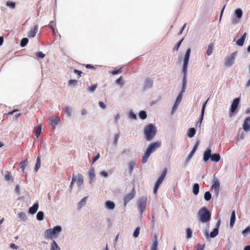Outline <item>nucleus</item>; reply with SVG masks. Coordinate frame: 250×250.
I'll return each instance as SVG.
<instances>
[{
  "label": "nucleus",
  "mask_w": 250,
  "mask_h": 250,
  "mask_svg": "<svg viewBox=\"0 0 250 250\" xmlns=\"http://www.w3.org/2000/svg\"><path fill=\"white\" fill-rule=\"evenodd\" d=\"M190 48H188L186 52L184 59V63L183 66V72L184 74L183 80V84H182V92H185L186 83H187V80H186V75L187 73V68L188 66L189 59L190 54Z\"/></svg>",
  "instance_id": "nucleus-1"
},
{
  "label": "nucleus",
  "mask_w": 250,
  "mask_h": 250,
  "mask_svg": "<svg viewBox=\"0 0 250 250\" xmlns=\"http://www.w3.org/2000/svg\"><path fill=\"white\" fill-rule=\"evenodd\" d=\"M62 231V228L59 226L55 227L53 229H46L44 232L46 239H53L58 237L59 234Z\"/></svg>",
  "instance_id": "nucleus-2"
},
{
  "label": "nucleus",
  "mask_w": 250,
  "mask_h": 250,
  "mask_svg": "<svg viewBox=\"0 0 250 250\" xmlns=\"http://www.w3.org/2000/svg\"><path fill=\"white\" fill-rule=\"evenodd\" d=\"M156 129L152 124L146 125L144 129V134L146 140L149 141L152 140L156 134Z\"/></svg>",
  "instance_id": "nucleus-3"
},
{
  "label": "nucleus",
  "mask_w": 250,
  "mask_h": 250,
  "mask_svg": "<svg viewBox=\"0 0 250 250\" xmlns=\"http://www.w3.org/2000/svg\"><path fill=\"white\" fill-rule=\"evenodd\" d=\"M211 150L210 147H208L204 153L203 160L205 162H207L209 158L211 161L213 162H218L220 160V156L218 153H215L212 155L211 154Z\"/></svg>",
  "instance_id": "nucleus-4"
},
{
  "label": "nucleus",
  "mask_w": 250,
  "mask_h": 250,
  "mask_svg": "<svg viewBox=\"0 0 250 250\" xmlns=\"http://www.w3.org/2000/svg\"><path fill=\"white\" fill-rule=\"evenodd\" d=\"M198 216L202 223H206L210 220L211 213L206 207H203L199 210Z\"/></svg>",
  "instance_id": "nucleus-5"
},
{
  "label": "nucleus",
  "mask_w": 250,
  "mask_h": 250,
  "mask_svg": "<svg viewBox=\"0 0 250 250\" xmlns=\"http://www.w3.org/2000/svg\"><path fill=\"white\" fill-rule=\"evenodd\" d=\"M167 172V167L165 168L164 169L163 171V172L162 173L161 176L159 177V178L158 179L157 181H156L154 187V190L153 192L155 194L157 193V190L161 185V184L162 183L163 181H164Z\"/></svg>",
  "instance_id": "nucleus-6"
},
{
  "label": "nucleus",
  "mask_w": 250,
  "mask_h": 250,
  "mask_svg": "<svg viewBox=\"0 0 250 250\" xmlns=\"http://www.w3.org/2000/svg\"><path fill=\"white\" fill-rule=\"evenodd\" d=\"M146 198L143 197L138 201V208L140 213L142 214L146 207Z\"/></svg>",
  "instance_id": "nucleus-7"
},
{
  "label": "nucleus",
  "mask_w": 250,
  "mask_h": 250,
  "mask_svg": "<svg viewBox=\"0 0 250 250\" xmlns=\"http://www.w3.org/2000/svg\"><path fill=\"white\" fill-rule=\"evenodd\" d=\"M161 145V142L159 141H157L156 142L153 143L151 144L149 146L147 147L146 151L148 152L150 154L152 153L155 150L160 147Z\"/></svg>",
  "instance_id": "nucleus-8"
},
{
  "label": "nucleus",
  "mask_w": 250,
  "mask_h": 250,
  "mask_svg": "<svg viewBox=\"0 0 250 250\" xmlns=\"http://www.w3.org/2000/svg\"><path fill=\"white\" fill-rule=\"evenodd\" d=\"M236 55V53L233 52L231 53L229 57L226 58L225 62V64L226 66L229 67L233 64Z\"/></svg>",
  "instance_id": "nucleus-9"
},
{
  "label": "nucleus",
  "mask_w": 250,
  "mask_h": 250,
  "mask_svg": "<svg viewBox=\"0 0 250 250\" xmlns=\"http://www.w3.org/2000/svg\"><path fill=\"white\" fill-rule=\"evenodd\" d=\"M240 102V98H237L233 100V102L231 105L230 107V116H231L232 115V114L234 113L239 105Z\"/></svg>",
  "instance_id": "nucleus-10"
},
{
  "label": "nucleus",
  "mask_w": 250,
  "mask_h": 250,
  "mask_svg": "<svg viewBox=\"0 0 250 250\" xmlns=\"http://www.w3.org/2000/svg\"><path fill=\"white\" fill-rule=\"evenodd\" d=\"M135 191L133 188L131 192L126 194L124 198V206H126V204L132 200L135 196Z\"/></svg>",
  "instance_id": "nucleus-11"
},
{
  "label": "nucleus",
  "mask_w": 250,
  "mask_h": 250,
  "mask_svg": "<svg viewBox=\"0 0 250 250\" xmlns=\"http://www.w3.org/2000/svg\"><path fill=\"white\" fill-rule=\"evenodd\" d=\"M219 227V222L218 223L217 225V227L213 229V231H212L209 234H208V232L206 231L205 232V236L207 238H208L209 236L211 238H214L216 237L219 232L218 228Z\"/></svg>",
  "instance_id": "nucleus-12"
},
{
  "label": "nucleus",
  "mask_w": 250,
  "mask_h": 250,
  "mask_svg": "<svg viewBox=\"0 0 250 250\" xmlns=\"http://www.w3.org/2000/svg\"><path fill=\"white\" fill-rule=\"evenodd\" d=\"M243 128L246 132L250 130V117L245 119L243 125Z\"/></svg>",
  "instance_id": "nucleus-13"
},
{
  "label": "nucleus",
  "mask_w": 250,
  "mask_h": 250,
  "mask_svg": "<svg viewBox=\"0 0 250 250\" xmlns=\"http://www.w3.org/2000/svg\"><path fill=\"white\" fill-rule=\"evenodd\" d=\"M212 188L214 189L215 194L218 195L220 189V183L218 180H214L212 185Z\"/></svg>",
  "instance_id": "nucleus-14"
},
{
  "label": "nucleus",
  "mask_w": 250,
  "mask_h": 250,
  "mask_svg": "<svg viewBox=\"0 0 250 250\" xmlns=\"http://www.w3.org/2000/svg\"><path fill=\"white\" fill-rule=\"evenodd\" d=\"M38 31V25H36L34 28L31 29L28 33L27 36L29 38H33L35 37L37 32Z\"/></svg>",
  "instance_id": "nucleus-15"
},
{
  "label": "nucleus",
  "mask_w": 250,
  "mask_h": 250,
  "mask_svg": "<svg viewBox=\"0 0 250 250\" xmlns=\"http://www.w3.org/2000/svg\"><path fill=\"white\" fill-rule=\"evenodd\" d=\"M95 170L93 167L89 169L88 172V177L89 179V183L90 184H92L93 182V180L95 178Z\"/></svg>",
  "instance_id": "nucleus-16"
},
{
  "label": "nucleus",
  "mask_w": 250,
  "mask_h": 250,
  "mask_svg": "<svg viewBox=\"0 0 250 250\" xmlns=\"http://www.w3.org/2000/svg\"><path fill=\"white\" fill-rule=\"evenodd\" d=\"M199 144V141H198L196 143L195 145H194L192 150L191 151V152L189 154V155L187 158V161H189L193 157L194 153L195 152V151H196V150L198 147Z\"/></svg>",
  "instance_id": "nucleus-17"
},
{
  "label": "nucleus",
  "mask_w": 250,
  "mask_h": 250,
  "mask_svg": "<svg viewBox=\"0 0 250 250\" xmlns=\"http://www.w3.org/2000/svg\"><path fill=\"white\" fill-rule=\"evenodd\" d=\"M76 178V181L77 182L78 186L79 187H81L83 184V178L82 175L81 174L79 173L78 174L77 178Z\"/></svg>",
  "instance_id": "nucleus-18"
},
{
  "label": "nucleus",
  "mask_w": 250,
  "mask_h": 250,
  "mask_svg": "<svg viewBox=\"0 0 250 250\" xmlns=\"http://www.w3.org/2000/svg\"><path fill=\"white\" fill-rule=\"evenodd\" d=\"M39 208V205L38 203H35L32 207L29 208V213L32 214L35 213Z\"/></svg>",
  "instance_id": "nucleus-19"
},
{
  "label": "nucleus",
  "mask_w": 250,
  "mask_h": 250,
  "mask_svg": "<svg viewBox=\"0 0 250 250\" xmlns=\"http://www.w3.org/2000/svg\"><path fill=\"white\" fill-rule=\"evenodd\" d=\"M235 221V210H233L231 212V217L229 223V226L231 228H232Z\"/></svg>",
  "instance_id": "nucleus-20"
},
{
  "label": "nucleus",
  "mask_w": 250,
  "mask_h": 250,
  "mask_svg": "<svg viewBox=\"0 0 250 250\" xmlns=\"http://www.w3.org/2000/svg\"><path fill=\"white\" fill-rule=\"evenodd\" d=\"M207 102V101L203 104V105L202 106V111H201V117H200V121L197 123V124H199V126H201V124L202 123V121L203 120V117H204V112H205V106H206Z\"/></svg>",
  "instance_id": "nucleus-21"
},
{
  "label": "nucleus",
  "mask_w": 250,
  "mask_h": 250,
  "mask_svg": "<svg viewBox=\"0 0 250 250\" xmlns=\"http://www.w3.org/2000/svg\"><path fill=\"white\" fill-rule=\"evenodd\" d=\"M136 163L133 161H130L128 164V167L129 169V173L131 174L134 167H135Z\"/></svg>",
  "instance_id": "nucleus-22"
},
{
  "label": "nucleus",
  "mask_w": 250,
  "mask_h": 250,
  "mask_svg": "<svg viewBox=\"0 0 250 250\" xmlns=\"http://www.w3.org/2000/svg\"><path fill=\"white\" fill-rule=\"evenodd\" d=\"M214 43H210L208 45V49H207V50L206 52V53L208 56H210L212 54V51L214 48Z\"/></svg>",
  "instance_id": "nucleus-23"
},
{
  "label": "nucleus",
  "mask_w": 250,
  "mask_h": 250,
  "mask_svg": "<svg viewBox=\"0 0 250 250\" xmlns=\"http://www.w3.org/2000/svg\"><path fill=\"white\" fill-rule=\"evenodd\" d=\"M105 207L109 209H113L115 208V204L113 202L107 201L105 204Z\"/></svg>",
  "instance_id": "nucleus-24"
},
{
  "label": "nucleus",
  "mask_w": 250,
  "mask_h": 250,
  "mask_svg": "<svg viewBox=\"0 0 250 250\" xmlns=\"http://www.w3.org/2000/svg\"><path fill=\"white\" fill-rule=\"evenodd\" d=\"M59 121V120L57 117H55V116L52 117L50 120L51 125L54 127H55L56 126V125H57L58 124Z\"/></svg>",
  "instance_id": "nucleus-25"
},
{
  "label": "nucleus",
  "mask_w": 250,
  "mask_h": 250,
  "mask_svg": "<svg viewBox=\"0 0 250 250\" xmlns=\"http://www.w3.org/2000/svg\"><path fill=\"white\" fill-rule=\"evenodd\" d=\"M199 191V185L198 184H194L193 187V193L194 195H196L198 194Z\"/></svg>",
  "instance_id": "nucleus-26"
},
{
  "label": "nucleus",
  "mask_w": 250,
  "mask_h": 250,
  "mask_svg": "<svg viewBox=\"0 0 250 250\" xmlns=\"http://www.w3.org/2000/svg\"><path fill=\"white\" fill-rule=\"evenodd\" d=\"M150 154H150L148 152H147L146 150V152L145 153L144 155H143V158L142 160V163L143 164H145L147 162L148 158H149Z\"/></svg>",
  "instance_id": "nucleus-27"
},
{
  "label": "nucleus",
  "mask_w": 250,
  "mask_h": 250,
  "mask_svg": "<svg viewBox=\"0 0 250 250\" xmlns=\"http://www.w3.org/2000/svg\"><path fill=\"white\" fill-rule=\"evenodd\" d=\"M195 132H196V130L194 128H190L188 130V136L189 138H192L194 136Z\"/></svg>",
  "instance_id": "nucleus-28"
},
{
  "label": "nucleus",
  "mask_w": 250,
  "mask_h": 250,
  "mask_svg": "<svg viewBox=\"0 0 250 250\" xmlns=\"http://www.w3.org/2000/svg\"><path fill=\"white\" fill-rule=\"evenodd\" d=\"M51 250H60V248L55 241H53L51 245Z\"/></svg>",
  "instance_id": "nucleus-29"
},
{
  "label": "nucleus",
  "mask_w": 250,
  "mask_h": 250,
  "mask_svg": "<svg viewBox=\"0 0 250 250\" xmlns=\"http://www.w3.org/2000/svg\"><path fill=\"white\" fill-rule=\"evenodd\" d=\"M41 167V160L39 156L38 157L35 167V171L37 172Z\"/></svg>",
  "instance_id": "nucleus-30"
},
{
  "label": "nucleus",
  "mask_w": 250,
  "mask_h": 250,
  "mask_svg": "<svg viewBox=\"0 0 250 250\" xmlns=\"http://www.w3.org/2000/svg\"><path fill=\"white\" fill-rule=\"evenodd\" d=\"M18 217L21 220L24 221L26 219V215L24 212H20L18 214Z\"/></svg>",
  "instance_id": "nucleus-31"
},
{
  "label": "nucleus",
  "mask_w": 250,
  "mask_h": 250,
  "mask_svg": "<svg viewBox=\"0 0 250 250\" xmlns=\"http://www.w3.org/2000/svg\"><path fill=\"white\" fill-rule=\"evenodd\" d=\"M184 92H182V91H181V92L179 94L178 96L177 97L176 102H175L176 104H180V103L181 102V101L182 100V97H183V93Z\"/></svg>",
  "instance_id": "nucleus-32"
},
{
  "label": "nucleus",
  "mask_w": 250,
  "mask_h": 250,
  "mask_svg": "<svg viewBox=\"0 0 250 250\" xmlns=\"http://www.w3.org/2000/svg\"><path fill=\"white\" fill-rule=\"evenodd\" d=\"M139 117L142 120L146 119L147 117L146 113L145 111H141L139 112Z\"/></svg>",
  "instance_id": "nucleus-33"
},
{
  "label": "nucleus",
  "mask_w": 250,
  "mask_h": 250,
  "mask_svg": "<svg viewBox=\"0 0 250 250\" xmlns=\"http://www.w3.org/2000/svg\"><path fill=\"white\" fill-rule=\"evenodd\" d=\"M4 179L6 181H12L13 178L11 172H7L6 174H5L4 175Z\"/></svg>",
  "instance_id": "nucleus-34"
},
{
  "label": "nucleus",
  "mask_w": 250,
  "mask_h": 250,
  "mask_svg": "<svg viewBox=\"0 0 250 250\" xmlns=\"http://www.w3.org/2000/svg\"><path fill=\"white\" fill-rule=\"evenodd\" d=\"M44 213L42 211H39L37 214V218L39 221H42L43 219Z\"/></svg>",
  "instance_id": "nucleus-35"
},
{
  "label": "nucleus",
  "mask_w": 250,
  "mask_h": 250,
  "mask_svg": "<svg viewBox=\"0 0 250 250\" xmlns=\"http://www.w3.org/2000/svg\"><path fill=\"white\" fill-rule=\"evenodd\" d=\"M184 40V38L182 39L173 47V51H177L179 49V48L180 47L182 42Z\"/></svg>",
  "instance_id": "nucleus-36"
},
{
  "label": "nucleus",
  "mask_w": 250,
  "mask_h": 250,
  "mask_svg": "<svg viewBox=\"0 0 250 250\" xmlns=\"http://www.w3.org/2000/svg\"><path fill=\"white\" fill-rule=\"evenodd\" d=\"M211 198V194L209 191H207L205 193L204 198L206 201H209Z\"/></svg>",
  "instance_id": "nucleus-37"
},
{
  "label": "nucleus",
  "mask_w": 250,
  "mask_h": 250,
  "mask_svg": "<svg viewBox=\"0 0 250 250\" xmlns=\"http://www.w3.org/2000/svg\"><path fill=\"white\" fill-rule=\"evenodd\" d=\"M235 14L238 18H240L242 16V11L241 9H237L235 10Z\"/></svg>",
  "instance_id": "nucleus-38"
},
{
  "label": "nucleus",
  "mask_w": 250,
  "mask_h": 250,
  "mask_svg": "<svg viewBox=\"0 0 250 250\" xmlns=\"http://www.w3.org/2000/svg\"><path fill=\"white\" fill-rule=\"evenodd\" d=\"M122 68H123V67H120V68H119L117 70H113V71L110 72V73L112 74V75H114L118 74L121 73L122 72V71H123Z\"/></svg>",
  "instance_id": "nucleus-39"
},
{
  "label": "nucleus",
  "mask_w": 250,
  "mask_h": 250,
  "mask_svg": "<svg viewBox=\"0 0 250 250\" xmlns=\"http://www.w3.org/2000/svg\"><path fill=\"white\" fill-rule=\"evenodd\" d=\"M41 129H42V125H39L38 128L36 129L35 131V136L37 138H38L40 136L41 133Z\"/></svg>",
  "instance_id": "nucleus-40"
},
{
  "label": "nucleus",
  "mask_w": 250,
  "mask_h": 250,
  "mask_svg": "<svg viewBox=\"0 0 250 250\" xmlns=\"http://www.w3.org/2000/svg\"><path fill=\"white\" fill-rule=\"evenodd\" d=\"M97 87V84H95L90 86H89L87 88V90L91 92H93L96 90Z\"/></svg>",
  "instance_id": "nucleus-41"
},
{
  "label": "nucleus",
  "mask_w": 250,
  "mask_h": 250,
  "mask_svg": "<svg viewBox=\"0 0 250 250\" xmlns=\"http://www.w3.org/2000/svg\"><path fill=\"white\" fill-rule=\"evenodd\" d=\"M186 232H187V238L188 239H189L192 236V230L190 228H188L186 229Z\"/></svg>",
  "instance_id": "nucleus-42"
},
{
  "label": "nucleus",
  "mask_w": 250,
  "mask_h": 250,
  "mask_svg": "<svg viewBox=\"0 0 250 250\" xmlns=\"http://www.w3.org/2000/svg\"><path fill=\"white\" fill-rule=\"evenodd\" d=\"M28 42V39L27 38H24L22 39L21 42V45L22 47H24L27 44Z\"/></svg>",
  "instance_id": "nucleus-43"
},
{
  "label": "nucleus",
  "mask_w": 250,
  "mask_h": 250,
  "mask_svg": "<svg viewBox=\"0 0 250 250\" xmlns=\"http://www.w3.org/2000/svg\"><path fill=\"white\" fill-rule=\"evenodd\" d=\"M250 233V227L248 226L246 229H245L244 230L242 231V234L244 236H246Z\"/></svg>",
  "instance_id": "nucleus-44"
},
{
  "label": "nucleus",
  "mask_w": 250,
  "mask_h": 250,
  "mask_svg": "<svg viewBox=\"0 0 250 250\" xmlns=\"http://www.w3.org/2000/svg\"><path fill=\"white\" fill-rule=\"evenodd\" d=\"M140 230V228L139 227H138L135 230L134 233H133V236L134 237H137L139 236V233Z\"/></svg>",
  "instance_id": "nucleus-45"
},
{
  "label": "nucleus",
  "mask_w": 250,
  "mask_h": 250,
  "mask_svg": "<svg viewBox=\"0 0 250 250\" xmlns=\"http://www.w3.org/2000/svg\"><path fill=\"white\" fill-rule=\"evenodd\" d=\"M245 40L243 38L239 39L236 42V44L239 46H243Z\"/></svg>",
  "instance_id": "nucleus-46"
},
{
  "label": "nucleus",
  "mask_w": 250,
  "mask_h": 250,
  "mask_svg": "<svg viewBox=\"0 0 250 250\" xmlns=\"http://www.w3.org/2000/svg\"><path fill=\"white\" fill-rule=\"evenodd\" d=\"M116 83L117 84H121V85H123L124 84V81H123L122 76H121L119 78H118V79L116 81Z\"/></svg>",
  "instance_id": "nucleus-47"
},
{
  "label": "nucleus",
  "mask_w": 250,
  "mask_h": 250,
  "mask_svg": "<svg viewBox=\"0 0 250 250\" xmlns=\"http://www.w3.org/2000/svg\"><path fill=\"white\" fill-rule=\"evenodd\" d=\"M27 160L22 161L20 162V165L21 166V167L22 168V170H24V168L27 165Z\"/></svg>",
  "instance_id": "nucleus-48"
},
{
  "label": "nucleus",
  "mask_w": 250,
  "mask_h": 250,
  "mask_svg": "<svg viewBox=\"0 0 250 250\" xmlns=\"http://www.w3.org/2000/svg\"><path fill=\"white\" fill-rule=\"evenodd\" d=\"M6 5L12 8H14L15 7V3L11 1H7Z\"/></svg>",
  "instance_id": "nucleus-49"
},
{
  "label": "nucleus",
  "mask_w": 250,
  "mask_h": 250,
  "mask_svg": "<svg viewBox=\"0 0 250 250\" xmlns=\"http://www.w3.org/2000/svg\"><path fill=\"white\" fill-rule=\"evenodd\" d=\"M78 83V81L75 80H70L68 82V84L70 85H75Z\"/></svg>",
  "instance_id": "nucleus-50"
},
{
  "label": "nucleus",
  "mask_w": 250,
  "mask_h": 250,
  "mask_svg": "<svg viewBox=\"0 0 250 250\" xmlns=\"http://www.w3.org/2000/svg\"><path fill=\"white\" fill-rule=\"evenodd\" d=\"M36 56L38 58H43L45 57V54L42 52H38L36 53Z\"/></svg>",
  "instance_id": "nucleus-51"
},
{
  "label": "nucleus",
  "mask_w": 250,
  "mask_h": 250,
  "mask_svg": "<svg viewBox=\"0 0 250 250\" xmlns=\"http://www.w3.org/2000/svg\"><path fill=\"white\" fill-rule=\"evenodd\" d=\"M65 112L68 116H70L71 112V108L68 106L66 107H65Z\"/></svg>",
  "instance_id": "nucleus-52"
},
{
  "label": "nucleus",
  "mask_w": 250,
  "mask_h": 250,
  "mask_svg": "<svg viewBox=\"0 0 250 250\" xmlns=\"http://www.w3.org/2000/svg\"><path fill=\"white\" fill-rule=\"evenodd\" d=\"M87 197H84L79 203L80 206H83L85 205Z\"/></svg>",
  "instance_id": "nucleus-53"
},
{
  "label": "nucleus",
  "mask_w": 250,
  "mask_h": 250,
  "mask_svg": "<svg viewBox=\"0 0 250 250\" xmlns=\"http://www.w3.org/2000/svg\"><path fill=\"white\" fill-rule=\"evenodd\" d=\"M157 247V241L156 240L154 241L152 246V250H156V248Z\"/></svg>",
  "instance_id": "nucleus-54"
},
{
  "label": "nucleus",
  "mask_w": 250,
  "mask_h": 250,
  "mask_svg": "<svg viewBox=\"0 0 250 250\" xmlns=\"http://www.w3.org/2000/svg\"><path fill=\"white\" fill-rule=\"evenodd\" d=\"M119 134H117L115 137H114V144L115 145H116L118 142V140L119 137Z\"/></svg>",
  "instance_id": "nucleus-55"
},
{
  "label": "nucleus",
  "mask_w": 250,
  "mask_h": 250,
  "mask_svg": "<svg viewBox=\"0 0 250 250\" xmlns=\"http://www.w3.org/2000/svg\"><path fill=\"white\" fill-rule=\"evenodd\" d=\"M129 116L132 119H137V116H136V115L133 112H130L129 113Z\"/></svg>",
  "instance_id": "nucleus-56"
},
{
  "label": "nucleus",
  "mask_w": 250,
  "mask_h": 250,
  "mask_svg": "<svg viewBox=\"0 0 250 250\" xmlns=\"http://www.w3.org/2000/svg\"><path fill=\"white\" fill-rule=\"evenodd\" d=\"M205 244L198 245V248L196 250H204L205 248Z\"/></svg>",
  "instance_id": "nucleus-57"
},
{
  "label": "nucleus",
  "mask_w": 250,
  "mask_h": 250,
  "mask_svg": "<svg viewBox=\"0 0 250 250\" xmlns=\"http://www.w3.org/2000/svg\"><path fill=\"white\" fill-rule=\"evenodd\" d=\"M100 175L104 177H107L108 176V173L104 171H102L100 172Z\"/></svg>",
  "instance_id": "nucleus-58"
},
{
  "label": "nucleus",
  "mask_w": 250,
  "mask_h": 250,
  "mask_svg": "<svg viewBox=\"0 0 250 250\" xmlns=\"http://www.w3.org/2000/svg\"><path fill=\"white\" fill-rule=\"evenodd\" d=\"M100 158V154L98 153L93 159V163H95Z\"/></svg>",
  "instance_id": "nucleus-59"
},
{
  "label": "nucleus",
  "mask_w": 250,
  "mask_h": 250,
  "mask_svg": "<svg viewBox=\"0 0 250 250\" xmlns=\"http://www.w3.org/2000/svg\"><path fill=\"white\" fill-rule=\"evenodd\" d=\"M76 180V178L74 177V175L73 174V177H72V182H71L70 186L71 188H72V186L73 185L74 182H75Z\"/></svg>",
  "instance_id": "nucleus-60"
},
{
  "label": "nucleus",
  "mask_w": 250,
  "mask_h": 250,
  "mask_svg": "<svg viewBox=\"0 0 250 250\" xmlns=\"http://www.w3.org/2000/svg\"><path fill=\"white\" fill-rule=\"evenodd\" d=\"M99 106H100L101 108H103V109H104V108H105V107H106L105 105L104 104V103L103 102H100L99 103Z\"/></svg>",
  "instance_id": "nucleus-61"
},
{
  "label": "nucleus",
  "mask_w": 250,
  "mask_h": 250,
  "mask_svg": "<svg viewBox=\"0 0 250 250\" xmlns=\"http://www.w3.org/2000/svg\"><path fill=\"white\" fill-rule=\"evenodd\" d=\"M74 72L75 74L78 75L79 77H80L81 76V74L82 73V71L77 69H74Z\"/></svg>",
  "instance_id": "nucleus-62"
},
{
  "label": "nucleus",
  "mask_w": 250,
  "mask_h": 250,
  "mask_svg": "<svg viewBox=\"0 0 250 250\" xmlns=\"http://www.w3.org/2000/svg\"><path fill=\"white\" fill-rule=\"evenodd\" d=\"M85 67H86V68H88V69H94V68H95L94 66H93V65H92L91 64H86Z\"/></svg>",
  "instance_id": "nucleus-63"
},
{
  "label": "nucleus",
  "mask_w": 250,
  "mask_h": 250,
  "mask_svg": "<svg viewBox=\"0 0 250 250\" xmlns=\"http://www.w3.org/2000/svg\"><path fill=\"white\" fill-rule=\"evenodd\" d=\"M10 247L15 249H17L18 248V246L16 245L15 244H11Z\"/></svg>",
  "instance_id": "nucleus-64"
}]
</instances>
